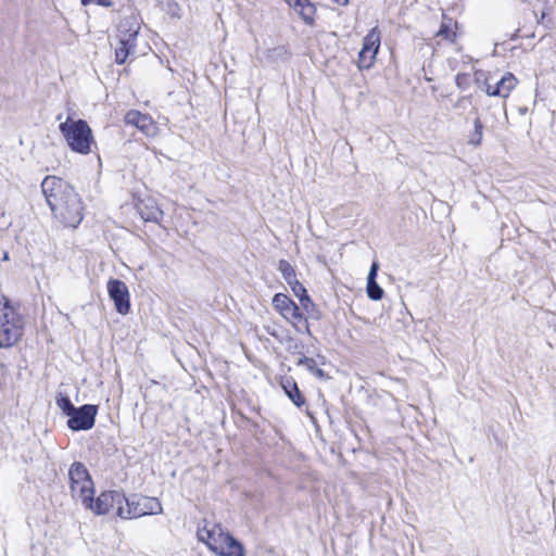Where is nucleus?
Segmentation results:
<instances>
[{"mask_svg":"<svg viewBox=\"0 0 556 556\" xmlns=\"http://www.w3.org/2000/svg\"><path fill=\"white\" fill-rule=\"evenodd\" d=\"M42 193L53 216L64 226L77 227L84 218V206L74 187L62 178L47 176L41 182Z\"/></svg>","mask_w":556,"mask_h":556,"instance_id":"nucleus-1","label":"nucleus"},{"mask_svg":"<svg viewBox=\"0 0 556 556\" xmlns=\"http://www.w3.org/2000/svg\"><path fill=\"white\" fill-rule=\"evenodd\" d=\"M24 320L3 296V307L0 309V348H11L18 342L23 336Z\"/></svg>","mask_w":556,"mask_h":556,"instance_id":"nucleus-2","label":"nucleus"},{"mask_svg":"<svg viewBox=\"0 0 556 556\" xmlns=\"http://www.w3.org/2000/svg\"><path fill=\"white\" fill-rule=\"evenodd\" d=\"M60 131L66 139L68 147L77 153L88 154L93 142L92 131L84 119L73 121L67 118L61 123Z\"/></svg>","mask_w":556,"mask_h":556,"instance_id":"nucleus-3","label":"nucleus"},{"mask_svg":"<svg viewBox=\"0 0 556 556\" xmlns=\"http://www.w3.org/2000/svg\"><path fill=\"white\" fill-rule=\"evenodd\" d=\"M126 504L117 507V516L123 519L139 518L147 515L162 514L163 507L156 497L134 494L124 500Z\"/></svg>","mask_w":556,"mask_h":556,"instance_id":"nucleus-4","label":"nucleus"},{"mask_svg":"<svg viewBox=\"0 0 556 556\" xmlns=\"http://www.w3.org/2000/svg\"><path fill=\"white\" fill-rule=\"evenodd\" d=\"M68 478L73 497L80 500L84 506H91L94 488L86 466L79 462L73 463L68 470Z\"/></svg>","mask_w":556,"mask_h":556,"instance_id":"nucleus-5","label":"nucleus"},{"mask_svg":"<svg viewBox=\"0 0 556 556\" xmlns=\"http://www.w3.org/2000/svg\"><path fill=\"white\" fill-rule=\"evenodd\" d=\"M140 30V24L136 16H126L119 24V46L115 49V61L124 64L127 58L135 53L136 40Z\"/></svg>","mask_w":556,"mask_h":556,"instance_id":"nucleus-6","label":"nucleus"},{"mask_svg":"<svg viewBox=\"0 0 556 556\" xmlns=\"http://www.w3.org/2000/svg\"><path fill=\"white\" fill-rule=\"evenodd\" d=\"M274 307L298 331H301L299 324H303L306 333L311 334L309 325L301 307L295 304L289 296L282 293H277L273 298Z\"/></svg>","mask_w":556,"mask_h":556,"instance_id":"nucleus-7","label":"nucleus"},{"mask_svg":"<svg viewBox=\"0 0 556 556\" xmlns=\"http://www.w3.org/2000/svg\"><path fill=\"white\" fill-rule=\"evenodd\" d=\"M98 407L85 404L76 407L67 420V427L73 431H86L91 429L96 422Z\"/></svg>","mask_w":556,"mask_h":556,"instance_id":"nucleus-8","label":"nucleus"},{"mask_svg":"<svg viewBox=\"0 0 556 556\" xmlns=\"http://www.w3.org/2000/svg\"><path fill=\"white\" fill-rule=\"evenodd\" d=\"M108 292L114 302L115 309L121 315H127L130 311V295L126 283L119 279L108 281Z\"/></svg>","mask_w":556,"mask_h":556,"instance_id":"nucleus-9","label":"nucleus"},{"mask_svg":"<svg viewBox=\"0 0 556 556\" xmlns=\"http://www.w3.org/2000/svg\"><path fill=\"white\" fill-rule=\"evenodd\" d=\"M126 496L118 491H104L96 501L91 497V506H85L97 515H105L112 508H116L124 504Z\"/></svg>","mask_w":556,"mask_h":556,"instance_id":"nucleus-10","label":"nucleus"},{"mask_svg":"<svg viewBox=\"0 0 556 556\" xmlns=\"http://www.w3.org/2000/svg\"><path fill=\"white\" fill-rule=\"evenodd\" d=\"M227 534L220 525L213 523L211 526L207 520H203V526L199 527L197 531L199 541L205 543L213 553L218 549Z\"/></svg>","mask_w":556,"mask_h":556,"instance_id":"nucleus-11","label":"nucleus"},{"mask_svg":"<svg viewBox=\"0 0 556 556\" xmlns=\"http://www.w3.org/2000/svg\"><path fill=\"white\" fill-rule=\"evenodd\" d=\"M124 122L126 125L135 126L146 135H150L154 129L152 118L136 110L127 112L125 114Z\"/></svg>","mask_w":556,"mask_h":556,"instance_id":"nucleus-12","label":"nucleus"},{"mask_svg":"<svg viewBox=\"0 0 556 556\" xmlns=\"http://www.w3.org/2000/svg\"><path fill=\"white\" fill-rule=\"evenodd\" d=\"M136 207L144 222L159 223L163 216V212L152 199L139 200Z\"/></svg>","mask_w":556,"mask_h":556,"instance_id":"nucleus-13","label":"nucleus"},{"mask_svg":"<svg viewBox=\"0 0 556 556\" xmlns=\"http://www.w3.org/2000/svg\"><path fill=\"white\" fill-rule=\"evenodd\" d=\"M289 7L294 9L303 21L312 25L316 13L315 5L309 0H285Z\"/></svg>","mask_w":556,"mask_h":556,"instance_id":"nucleus-14","label":"nucleus"},{"mask_svg":"<svg viewBox=\"0 0 556 556\" xmlns=\"http://www.w3.org/2000/svg\"><path fill=\"white\" fill-rule=\"evenodd\" d=\"M223 543L215 552L218 556H243L242 545L229 533L223 539Z\"/></svg>","mask_w":556,"mask_h":556,"instance_id":"nucleus-15","label":"nucleus"},{"mask_svg":"<svg viewBox=\"0 0 556 556\" xmlns=\"http://www.w3.org/2000/svg\"><path fill=\"white\" fill-rule=\"evenodd\" d=\"M516 85V77L511 73L506 72L494 85L492 93L496 94V97L507 98Z\"/></svg>","mask_w":556,"mask_h":556,"instance_id":"nucleus-16","label":"nucleus"},{"mask_svg":"<svg viewBox=\"0 0 556 556\" xmlns=\"http://www.w3.org/2000/svg\"><path fill=\"white\" fill-rule=\"evenodd\" d=\"M281 387L295 406L301 407L302 405H304L305 400L302 396L296 383L292 378L285 379L281 382Z\"/></svg>","mask_w":556,"mask_h":556,"instance_id":"nucleus-17","label":"nucleus"},{"mask_svg":"<svg viewBox=\"0 0 556 556\" xmlns=\"http://www.w3.org/2000/svg\"><path fill=\"white\" fill-rule=\"evenodd\" d=\"M380 47V33L377 27L372 28L363 40V47L365 51L372 54L376 58V54Z\"/></svg>","mask_w":556,"mask_h":556,"instance_id":"nucleus-18","label":"nucleus"},{"mask_svg":"<svg viewBox=\"0 0 556 556\" xmlns=\"http://www.w3.org/2000/svg\"><path fill=\"white\" fill-rule=\"evenodd\" d=\"M278 270L281 273L283 279L288 285L292 283L296 279V274L293 266L286 260L279 261Z\"/></svg>","mask_w":556,"mask_h":556,"instance_id":"nucleus-19","label":"nucleus"},{"mask_svg":"<svg viewBox=\"0 0 556 556\" xmlns=\"http://www.w3.org/2000/svg\"><path fill=\"white\" fill-rule=\"evenodd\" d=\"M483 138V124L479 116L473 119V131L470 135L469 144L479 146Z\"/></svg>","mask_w":556,"mask_h":556,"instance_id":"nucleus-20","label":"nucleus"},{"mask_svg":"<svg viewBox=\"0 0 556 556\" xmlns=\"http://www.w3.org/2000/svg\"><path fill=\"white\" fill-rule=\"evenodd\" d=\"M56 405L68 417L72 415V413L76 408L73 405V403L70 400V397L67 395L62 394V393H59V395L56 396Z\"/></svg>","mask_w":556,"mask_h":556,"instance_id":"nucleus-21","label":"nucleus"},{"mask_svg":"<svg viewBox=\"0 0 556 556\" xmlns=\"http://www.w3.org/2000/svg\"><path fill=\"white\" fill-rule=\"evenodd\" d=\"M367 295L372 301H379L383 298V289L378 285L377 280L367 281Z\"/></svg>","mask_w":556,"mask_h":556,"instance_id":"nucleus-22","label":"nucleus"},{"mask_svg":"<svg viewBox=\"0 0 556 556\" xmlns=\"http://www.w3.org/2000/svg\"><path fill=\"white\" fill-rule=\"evenodd\" d=\"M375 59L376 58L372 54L368 53L364 49H361L358 53V66L361 68H369L372 65Z\"/></svg>","mask_w":556,"mask_h":556,"instance_id":"nucleus-23","label":"nucleus"},{"mask_svg":"<svg viewBox=\"0 0 556 556\" xmlns=\"http://www.w3.org/2000/svg\"><path fill=\"white\" fill-rule=\"evenodd\" d=\"M455 84L460 90H467L470 87V75L466 73H458L455 76Z\"/></svg>","mask_w":556,"mask_h":556,"instance_id":"nucleus-24","label":"nucleus"},{"mask_svg":"<svg viewBox=\"0 0 556 556\" xmlns=\"http://www.w3.org/2000/svg\"><path fill=\"white\" fill-rule=\"evenodd\" d=\"M437 35L440 36V37H443V38H445V39H447V40H450L452 42L456 38V34L454 31H452L450 25L447 23H445V22L442 23V25H441V27H440V29H439Z\"/></svg>","mask_w":556,"mask_h":556,"instance_id":"nucleus-25","label":"nucleus"},{"mask_svg":"<svg viewBox=\"0 0 556 556\" xmlns=\"http://www.w3.org/2000/svg\"><path fill=\"white\" fill-rule=\"evenodd\" d=\"M289 286L291 287V290L294 293V295L296 298H299V300H301L302 298L308 295L306 289L304 288V286L299 280H294Z\"/></svg>","mask_w":556,"mask_h":556,"instance_id":"nucleus-26","label":"nucleus"},{"mask_svg":"<svg viewBox=\"0 0 556 556\" xmlns=\"http://www.w3.org/2000/svg\"><path fill=\"white\" fill-rule=\"evenodd\" d=\"M302 308L311 316L314 317L315 304L308 295L300 300Z\"/></svg>","mask_w":556,"mask_h":556,"instance_id":"nucleus-27","label":"nucleus"},{"mask_svg":"<svg viewBox=\"0 0 556 556\" xmlns=\"http://www.w3.org/2000/svg\"><path fill=\"white\" fill-rule=\"evenodd\" d=\"M298 365H303L308 371L313 372L317 368V363L314 358L302 356L298 361Z\"/></svg>","mask_w":556,"mask_h":556,"instance_id":"nucleus-28","label":"nucleus"},{"mask_svg":"<svg viewBox=\"0 0 556 556\" xmlns=\"http://www.w3.org/2000/svg\"><path fill=\"white\" fill-rule=\"evenodd\" d=\"M471 103V96H465V97H462L459 98L454 106L456 109H466L467 104H470Z\"/></svg>","mask_w":556,"mask_h":556,"instance_id":"nucleus-29","label":"nucleus"},{"mask_svg":"<svg viewBox=\"0 0 556 556\" xmlns=\"http://www.w3.org/2000/svg\"><path fill=\"white\" fill-rule=\"evenodd\" d=\"M378 269H379L378 262H374L370 266V269H369V273L367 276V281H374L377 279Z\"/></svg>","mask_w":556,"mask_h":556,"instance_id":"nucleus-30","label":"nucleus"},{"mask_svg":"<svg viewBox=\"0 0 556 556\" xmlns=\"http://www.w3.org/2000/svg\"><path fill=\"white\" fill-rule=\"evenodd\" d=\"M90 3H97L99 5L109 7L111 3L108 0H81L83 5H88Z\"/></svg>","mask_w":556,"mask_h":556,"instance_id":"nucleus-31","label":"nucleus"},{"mask_svg":"<svg viewBox=\"0 0 556 556\" xmlns=\"http://www.w3.org/2000/svg\"><path fill=\"white\" fill-rule=\"evenodd\" d=\"M492 90H494V86H493V85H491V84L489 83V80L486 79V80H485V83H484V91H485V93H486L488 96H490V97H496V94H493V93H492Z\"/></svg>","mask_w":556,"mask_h":556,"instance_id":"nucleus-32","label":"nucleus"},{"mask_svg":"<svg viewBox=\"0 0 556 556\" xmlns=\"http://www.w3.org/2000/svg\"><path fill=\"white\" fill-rule=\"evenodd\" d=\"M333 3L339 5H346L349 3V0H331Z\"/></svg>","mask_w":556,"mask_h":556,"instance_id":"nucleus-33","label":"nucleus"},{"mask_svg":"<svg viewBox=\"0 0 556 556\" xmlns=\"http://www.w3.org/2000/svg\"><path fill=\"white\" fill-rule=\"evenodd\" d=\"M312 374L317 376V377H323L324 376L323 369H320L318 367Z\"/></svg>","mask_w":556,"mask_h":556,"instance_id":"nucleus-34","label":"nucleus"},{"mask_svg":"<svg viewBox=\"0 0 556 556\" xmlns=\"http://www.w3.org/2000/svg\"><path fill=\"white\" fill-rule=\"evenodd\" d=\"M3 260H5V261H7V260H9L8 252H4V254H3Z\"/></svg>","mask_w":556,"mask_h":556,"instance_id":"nucleus-35","label":"nucleus"},{"mask_svg":"<svg viewBox=\"0 0 556 556\" xmlns=\"http://www.w3.org/2000/svg\"><path fill=\"white\" fill-rule=\"evenodd\" d=\"M3 307V298L0 299V309Z\"/></svg>","mask_w":556,"mask_h":556,"instance_id":"nucleus-36","label":"nucleus"},{"mask_svg":"<svg viewBox=\"0 0 556 556\" xmlns=\"http://www.w3.org/2000/svg\"><path fill=\"white\" fill-rule=\"evenodd\" d=\"M61 118H62V114H59V115H58V117H56V119H58V121H61Z\"/></svg>","mask_w":556,"mask_h":556,"instance_id":"nucleus-37","label":"nucleus"},{"mask_svg":"<svg viewBox=\"0 0 556 556\" xmlns=\"http://www.w3.org/2000/svg\"><path fill=\"white\" fill-rule=\"evenodd\" d=\"M298 349H299V344H298V343H295V344H294V350H298Z\"/></svg>","mask_w":556,"mask_h":556,"instance_id":"nucleus-38","label":"nucleus"}]
</instances>
